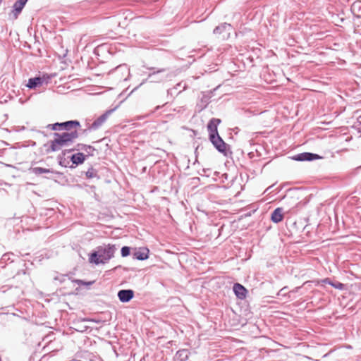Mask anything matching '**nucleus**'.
I'll use <instances>...</instances> for the list:
<instances>
[{
	"instance_id": "f257e3e1",
	"label": "nucleus",
	"mask_w": 361,
	"mask_h": 361,
	"mask_svg": "<svg viewBox=\"0 0 361 361\" xmlns=\"http://www.w3.org/2000/svg\"><path fill=\"white\" fill-rule=\"evenodd\" d=\"M117 248L115 245L103 244L95 248L89 256V262L91 264H104L114 257Z\"/></svg>"
},
{
	"instance_id": "f03ea898",
	"label": "nucleus",
	"mask_w": 361,
	"mask_h": 361,
	"mask_svg": "<svg viewBox=\"0 0 361 361\" xmlns=\"http://www.w3.org/2000/svg\"><path fill=\"white\" fill-rule=\"evenodd\" d=\"M79 133L76 130L62 133H54V140L50 141L49 151H59L63 147H68L78 137Z\"/></svg>"
},
{
	"instance_id": "cd10ccee",
	"label": "nucleus",
	"mask_w": 361,
	"mask_h": 361,
	"mask_svg": "<svg viewBox=\"0 0 361 361\" xmlns=\"http://www.w3.org/2000/svg\"><path fill=\"white\" fill-rule=\"evenodd\" d=\"M323 283H329V284H330V285H331V283H332V282H331V281H330V279H324V280H323Z\"/></svg>"
},
{
	"instance_id": "a211bd4d",
	"label": "nucleus",
	"mask_w": 361,
	"mask_h": 361,
	"mask_svg": "<svg viewBox=\"0 0 361 361\" xmlns=\"http://www.w3.org/2000/svg\"><path fill=\"white\" fill-rule=\"evenodd\" d=\"M32 172L35 175H41L42 173H54V171L52 169H44L42 167H34L31 169Z\"/></svg>"
},
{
	"instance_id": "7ed1b4c3",
	"label": "nucleus",
	"mask_w": 361,
	"mask_h": 361,
	"mask_svg": "<svg viewBox=\"0 0 361 361\" xmlns=\"http://www.w3.org/2000/svg\"><path fill=\"white\" fill-rule=\"evenodd\" d=\"M149 69L153 71L149 73L146 81L160 82L166 78V76L163 74L166 71L164 68L156 69L155 68H149Z\"/></svg>"
},
{
	"instance_id": "9d476101",
	"label": "nucleus",
	"mask_w": 361,
	"mask_h": 361,
	"mask_svg": "<svg viewBox=\"0 0 361 361\" xmlns=\"http://www.w3.org/2000/svg\"><path fill=\"white\" fill-rule=\"evenodd\" d=\"M149 250L146 247H140L133 252V258L138 260H145L149 257Z\"/></svg>"
},
{
	"instance_id": "ddd939ff",
	"label": "nucleus",
	"mask_w": 361,
	"mask_h": 361,
	"mask_svg": "<svg viewBox=\"0 0 361 361\" xmlns=\"http://www.w3.org/2000/svg\"><path fill=\"white\" fill-rule=\"evenodd\" d=\"M28 0H18L13 5L14 17L16 19Z\"/></svg>"
},
{
	"instance_id": "dca6fc26",
	"label": "nucleus",
	"mask_w": 361,
	"mask_h": 361,
	"mask_svg": "<svg viewBox=\"0 0 361 361\" xmlns=\"http://www.w3.org/2000/svg\"><path fill=\"white\" fill-rule=\"evenodd\" d=\"M87 149H90V150H92V152L94 150V147H92L90 145H84V144H78L75 148H73L69 150H64L63 152V156L66 155V152H71L74 150H77V151L83 150V151L87 152Z\"/></svg>"
},
{
	"instance_id": "bb28decb",
	"label": "nucleus",
	"mask_w": 361,
	"mask_h": 361,
	"mask_svg": "<svg viewBox=\"0 0 361 361\" xmlns=\"http://www.w3.org/2000/svg\"><path fill=\"white\" fill-rule=\"evenodd\" d=\"M167 102H165L163 104L162 106H164L165 104H166ZM161 106L160 105H158L155 107L154 110L152 111V113L155 112L156 111L159 110V109H161Z\"/></svg>"
},
{
	"instance_id": "0eeeda50",
	"label": "nucleus",
	"mask_w": 361,
	"mask_h": 361,
	"mask_svg": "<svg viewBox=\"0 0 361 361\" xmlns=\"http://www.w3.org/2000/svg\"><path fill=\"white\" fill-rule=\"evenodd\" d=\"M221 121L219 118H213L207 124V130L209 137L211 135H217L219 134L217 127L221 123Z\"/></svg>"
},
{
	"instance_id": "2eb2a0df",
	"label": "nucleus",
	"mask_w": 361,
	"mask_h": 361,
	"mask_svg": "<svg viewBox=\"0 0 361 361\" xmlns=\"http://www.w3.org/2000/svg\"><path fill=\"white\" fill-rule=\"evenodd\" d=\"M42 82H43L42 78H41L40 77H35V78L29 79L27 86L29 88L32 89V88H35V87L41 85L42 84Z\"/></svg>"
},
{
	"instance_id": "f8f14e48",
	"label": "nucleus",
	"mask_w": 361,
	"mask_h": 361,
	"mask_svg": "<svg viewBox=\"0 0 361 361\" xmlns=\"http://www.w3.org/2000/svg\"><path fill=\"white\" fill-rule=\"evenodd\" d=\"M283 219V209L278 207L271 214V219L274 223H279Z\"/></svg>"
},
{
	"instance_id": "4468645a",
	"label": "nucleus",
	"mask_w": 361,
	"mask_h": 361,
	"mask_svg": "<svg viewBox=\"0 0 361 361\" xmlns=\"http://www.w3.org/2000/svg\"><path fill=\"white\" fill-rule=\"evenodd\" d=\"M85 159V156L82 152H78L71 157V160L73 164L78 165L82 164Z\"/></svg>"
},
{
	"instance_id": "b1692460",
	"label": "nucleus",
	"mask_w": 361,
	"mask_h": 361,
	"mask_svg": "<svg viewBox=\"0 0 361 361\" xmlns=\"http://www.w3.org/2000/svg\"><path fill=\"white\" fill-rule=\"evenodd\" d=\"M331 286L340 290H341L343 288V284L340 282H336V283H331Z\"/></svg>"
},
{
	"instance_id": "6ab92c4d",
	"label": "nucleus",
	"mask_w": 361,
	"mask_h": 361,
	"mask_svg": "<svg viewBox=\"0 0 361 361\" xmlns=\"http://www.w3.org/2000/svg\"><path fill=\"white\" fill-rule=\"evenodd\" d=\"M85 174H86V176L87 178H99L97 171L95 169H94L93 168L89 169Z\"/></svg>"
},
{
	"instance_id": "c85d7f7f",
	"label": "nucleus",
	"mask_w": 361,
	"mask_h": 361,
	"mask_svg": "<svg viewBox=\"0 0 361 361\" xmlns=\"http://www.w3.org/2000/svg\"><path fill=\"white\" fill-rule=\"evenodd\" d=\"M90 151H91V150H90V149H87V152H87V153L90 154Z\"/></svg>"
},
{
	"instance_id": "39448f33",
	"label": "nucleus",
	"mask_w": 361,
	"mask_h": 361,
	"mask_svg": "<svg viewBox=\"0 0 361 361\" xmlns=\"http://www.w3.org/2000/svg\"><path fill=\"white\" fill-rule=\"evenodd\" d=\"M59 130H66V132H71L76 130L77 128L80 126L78 121H68L62 123H59Z\"/></svg>"
},
{
	"instance_id": "20e7f679",
	"label": "nucleus",
	"mask_w": 361,
	"mask_h": 361,
	"mask_svg": "<svg viewBox=\"0 0 361 361\" xmlns=\"http://www.w3.org/2000/svg\"><path fill=\"white\" fill-rule=\"evenodd\" d=\"M209 138L210 142L219 152L226 154L227 144L219 134H217V135H211Z\"/></svg>"
},
{
	"instance_id": "9b49d317",
	"label": "nucleus",
	"mask_w": 361,
	"mask_h": 361,
	"mask_svg": "<svg viewBox=\"0 0 361 361\" xmlns=\"http://www.w3.org/2000/svg\"><path fill=\"white\" fill-rule=\"evenodd\" d=\"M233 289L237 298L244 299L246 297L247 290L241 284L235 283Z\"/></svg>"
},
{
	"instance_id": "5701e85b",
	"label": "nucleus",
	"mask_w": 361,
	"mask_h": 361,
	"mask_svg": "<svg viewBox=\"0 0 361 361\" xmlns=\"http://www.w3.org/2000/svg\"><path fill=\"white\" fill-rule=\"evenodd\" d=\"M125 71L128 73V75H129V69L127 68L126 65L123 66H119L116 68V71Z\"/></svg>"
},
{
	"instance_id": "1a4fd4ad",
	"label": "nucleus",
	"mask_w": 361,
	"mask_h": 361,
	"mask_svg": "<svg viewBox=\"0 0 361 361\" xmlns=\"http://www.w3.org/2000/svg\"><path fill=\"white\" fill-rule=\"evenodd\" d=\"M319 158V156L317 154L310 152H303L295 155L293 159L296 161H312Z\"/></svg>"
},
{
	"instance_id": "393cba45",
	"label": "nucleus",
	"mask_w": 361,
	"mask_h": 361,
	"mask_svg": "<svg viewBox=\"0 0 361 361\" xmlns=\"http://www.w3.org/2000/svg\"><path fill=\"white\" fill-rule=\"evenodd\" d=\"M179 86H180V84H177V85H176V87H174L173 88H172V89H169V90H167V94H168V95H169V94L172 95V94H173V90H177V89H178V87H179Z\"/></svg>"
},
{
	"instance_id": "aec40b11",
	"label": "nucleus",
	"mask_w": 361,
	"mask_h": 361,
	"mask_svg": "<svg viewBox=\"0 0 361 361\" xmlns=\"http://www.w3.org/2000/svg\"><path fill=\"white\" fill-rule=\"evenodd\" d=\"M231 25L230 24H227V23H224V24H222L219 26H217L214 28V34H220L222 32V31L224 30H225L227 27H230Z\"/></svg>"
},
{
	"instance_id": "a878e982",
	"label": "nucleus",
	"mask_w": 361,
	"mask_h": 361,
	"mask_svg": "<svg viewBox=\"0 0 361 361\" xmlns=\"http://www.w3.org/2000/svg\"><path fill=\"white\" fill-rule=\"evenodd\" d=\"M58 158L60 159V160H59V164H60L61 166H65V167H66L67 166H66V163H65V159L63 161V160H62V157H61L60 156H59V157H58Z\"/></svg>"
},
{
	"instance_id": "6e6552de",
	"label": "nucleus",
	"mask_w": 361,
	"mask_h": 361,
	"mask_svg": "<svg viewBox=\"0 0 361 361\" xmlns=\"http://www.w3.org/2000/svg\"><path fill=\"white\" fill-rule=\"evenodd\" d=\"M134 296V291L130 289H123L118 292V298L122 302H129Z\"/></svg>"
},
{
	"instance_id": "423d86ee",
	"label": "nucleus",
	"mask_w": 361,
	"mask_h": 361,
	"mask_svg": "<svg viewBox=\"0 0 361 361\" xmlns=\"http://www.w3.org/2000/svg\"><path fill=\"white\" fill-rule=\"evenodd\" d=\"M113 110H109L104 114L101 115L97 118L90 126V130H97L102 126V124L106 121L108 116L111 114Z\"/></svg>"
},
{
	"instance_id": "f3484780",
	"label": "nucleus",
	"mask_w": 361,
	"mask_h": 361,
	"mask_svg": "<svg viewBox=\"0 0 361 361\" xmlns=\"http://www.w3.org/2000/svg\"><path fill=\"white\" fill-rule=\"evenodd\" d=\"M189 355H190V352L188 350L182 349V350H179L176 353V355L177 359L179 360L180 361H185L188 359Z\"/></svg>"
},
{
	"instance_id": "4be33fe9",
	"label": "nucleus",
	"mask_w": 361,
	"mask_h": 361,
	"mask_svg": "<svg viewBox=\"0 0 361 361\" xmlns=\"http://www.w3.org/2000/svg\"><path fill=\"white\" fill-rule=\"evenodd\" d=\"M59 123H55L54 124H49L47 126V128L51 129L52 130L56 131V130H59Z\"/></svg>"
},
{
	"instance_id": "412c9836",
	"label": "nucleus",
	"mask_w": 361,
	"mask_h": 361,
	"mask_svg": "<svg viewBox=\"0 0 361 361\" xmlns=\"http://www.w3.org/2000/svg\"><path fill=\"white\" fill-rule=\"evenodd\" d=\"M121 256L126 257L130 255V249L128 246H123L121 250Z\"/></svg>"
}]
</instances>
